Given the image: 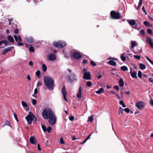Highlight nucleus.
<instances>
[{
    "label": "nucleus",
    "instance_id": "nucleus-30",
    "mask_svg": "<svg viewBox=\"0 0 153 153\" xmlns=\"http://www.w3.org/2000/svg\"><path fill=\"white\" fill-rule=\"evenodd\" d=\"M31 100L32 104L33 105H35L36 104L37 101L35 99L33 98H31Z\"/></svg>",
    "mask_w": 153,
    "mask_h": 153
},
{
    "label": "nucleus",
    "instance_id": "nucleus-1",
    "mask_svg": "<svg viewBox=\"0 0 153 153\" xmlns=\"http://www.w3.org/2000/svg\"><path fill=\"white\" fill-rule=\"evenodd\" d=\"M44 82L47 88L50 90H52L54 87V81L51 77L48 76L44 77Z\"/></svg>",
    "mask_w": 153,
    "mask_h": 153
},
{
    "label": "nucleus",
    "instance_id": "nucleus-34",
    "mask_svg": "<svg viewBox=\"0 0 153 153\" xmlns=\"http://www.w3.org/2000/svg\"><path fill=\"white\" fill-rule=\"evenodd\" d=\"M37 92H38L37 89L36 88L34 90V94L32 95L34 97H35V98L37 96L36 95V94L37 93Z\"/></svg>",
    "mask_w": 153,
    "mask_h": 153
},
{
    "label": "nucleus",
    "instance_id": "nucleus-37",
    "mask_svg": "<svg viewBox=\"0 0 153 153\" xmlns=\"http://www.w3.org/2000/svg\"><path fill=\"white\" fill-rule=\"evenodd\" d=\"M42 85V83L41 81H38L37 84V87H40Z\"/></svg>",
    "mask_w": 153,
    "mask_h": 153
},
{
    "label": "nucleus",
    "instance_id": "nucleus-57",
    "mask_svg": "<svg viewBox=\"0 0 153 153\" xmlns=\"http://www.w3.org/2000/svg\"><path fill=\"white\" fill-rule=\"evenodd\" d=\"M33 62L31 61H30L29 62V65L31 66H33Z\"/></svg>",
    "mask_w": 153,
    "mask_h": 153
},
{
    "label": "nucleus",
    "instance_id": "nucleus-63",
    "mask_svg": "<svg viewBox=\"0 0 153 153\" xmlns=\"http://www.w3.org/2000/svg\"><path fill=\"white\" fill-rule=\"evenodd\" d=\"M37 149L39 150L40 151L41 150V149L40 147V145L39 143H38L37 144Z\"/></svg>",
    "mask_w": 153,
    "mask_h": 153
},
{
    "label": "nucleus",
    "instance_id": "nucleus-26",
    "mask_svg": "<svg viewBox=\"0 0 153 153\" xmlns=\"http://www.w3.org/2000/svg\"><path fill=\"white\" fill-rule=\"evenodd\" d=\"M119 84L120 86L123 87L124 85V83L123 79H120L119 81Z\"/></svg>",
    "mask_w": 153,
    "mask_h": 153
},
{
    "label": "nucleus",
    "instance_id": "nucleus-45",
    "mask_svg": "<svg viewBox=\"0 0 153 153\" xmlns=\"http://www.w3.org/2000/svg\"><path fill=\"white\" fill-rule=\"evenodd\" d=\"M51 129L52 128L51 127H48L47 128V131L48 133H50Z\"/></svg>",
    "mask_w": 153,
    "mask_h": 153
},
{
    "label": "nucleus",
    "instance_id": "nucleus-20",
    "mask_svg": "<svg viewBox=\"0 0 153 153\" xmlns=\"http://www.w3.org/2000/svg\"><path fill=\"white\" fill-rule=\"evenodd\" d=\"M3 43H4L5 46H7L8 42L6 40H1L0 41V46H1Z\"/></svg>",
    "mask_w": 153,
    "mask_h": 153
},
{
    "label": "nucleus",
    "instance_id": "nucleus-10",
    "mask_svg": "<svg viewBox=\"0 0 153 153\" xmlns=\"http://www.w3.org/2000/svg\"><path fill=\"white\" fill-rule=\"evenodd\" d=\"M62 94L64 99L65 101L67 102L68 101L66 98V92L65 88L64 86H63L62 89Z\"/></svg>",
    "mask_w": 153,
    "mask_h": 153
},
{
    "label": "nucleus",
    "instance_id": "nucleus-22",
    "mask_svg": "<svg viewBox=\"0 0 153 153\" xmlns=\"http://www.w3.org/2000/svg\"><path fill=\"white\" fill-rule=\"evenodd\" d=\"M144 24L146 26L148 27H151L152 26V24H150L147 21H145L143 22Z\"/></svg>",
    "mask_w": 153,
    "mask_h": 153
},
{
    "label": "nucleus",
    "instance_id": "nucleus-7",
    "mask_svg": "<svg viewBox=\"0 0 153 153\" xmlns=\"http://www.w3.org/2000/svg\"><path fill=\"white\" fill-rule=\"evenodd\" d=\"M49 118L48 121L49 124L52 125H54L55 124L56 120L55 116L53 114Z\"/></svg>",
    "mask_w": 153,
    "mask_h": 153
},
{
    "label": "nucleus",
    "instance_id": "nucleus-49",
    "mask_svg": "<svg viewBox=\"0 0 153 153\" xmlns=\"http://www.w3.org/2000/svg\"><path fill=\"white\" fill-rule=\"evenodd\" d=\"M69 120L71 121H73L74 120V116H72L71 117H69Z\"/></svg>",
    "mask_w": 153,
    "mask_h": 153
},
{
    "label": "nucleus",
    "instance_id": "nucleus-58",
    "mask_svg": "<svg viewBox=\"0 0 153 153\" xmlns=\"http://www.w3.org/2000/svg\"><path fill=\"white\" fill-rule=\"evenodd\" d=\"M60 143L62 144H64V141L63 139L62 138H61L60 139Z\"/></svg>",
    "mask_w": 153,
    "mask_h": 153
},
{
    "label": "nucleus",
    "instance_id": "nucleus-14",
    "mask_svg": "<svg viewBox=\"0 0 153 153\" xmlns=\"http://www.w3.org/2000/svg\"><path fill=\"white\" fill-rule=\"evenodd\" d=\"M131 76L134 78H136L137 77V73L136 71H134L133 72H132L131 71H131L130 72Z\"/></svg>",
    "mask_w": 153,
    "mask_h": 153
},
{
    "label": "nucleus",
    "instance_id": "nucleus-16",
    "mask_svg": "<svg viewBox=\"0 0 153 153\" xmlns=\"http://www.w3.org/2000/svg\"><path fill=\"white\" fill-rule=\"evenodd\" d=\"M14 37L15 39V40L17 42H21L22 41V39L21 36H19L14 35Z\"/></svg>",
    "mask_w": 153,
    "mask_h": 153
},
{
    "label": "nucleus",
    "instance_id": "nucleus-42",
    "mask_svg": "<svg viewBox=\"0 0 153 153\" xmlns=\"http://www.w3.org/2000/svg\"><path fill=\"white\" fill-rule=\"evenodd\" d=\"M4 125H8L10 126V127H11L9 122L7 120L5 121Z\"/></svg>",
    "mask_w": 153,
    "mask_h": 153
},
{
    "label": "nucleus",
    "instance_id": "nucleus-62",
    "mask_svg": "<svg viewBox=\"0 0 153 153\" xmlns=\"http://www.w3.org/2000/svg\"><path fill=\"white\" fill-rule=\"evenodd\" d=\"M18 46H23V43H22L19 42H18Z\"/></svg>",
    "mask_w": 153,
    "mask_h": 153
},
{
    "label": "nucleus",
    "instance_id": "nucleus-59",
    "mask_svg": "<svg viewBox=\"0 0 153 153\" xmlns=\"http://www.w3.org/2000/svg\"><path fill=\"white\" fill-rule=\"evenodd\" d=\"M103 76V74H100L97 77V78L98 79H100Z\"/></svg>",
    "mask_w": 153,
    "mask_h": 153
},
{
    "label": "nucleus",
    "instance_id": "nucleus-61",
    "mask_svg": "<svg viewBox=\"0 0 153 153\" xmlns=\"http://www.w3.org/2000/svg\"><path fill=\"white\" fill-rule=\"evenodd\" d=\"M114 88L116 90H117V91H119V88L118 86H114Z\"/></svg>",
    "mask_w": 153,
    "mask_h": 153
},
{
    "label": "nucleus",
    "instance_id": "nucleus-12",
    "mask_svg": "<svg viewBox=\"0 0 153 153\" xmlns=\"http://www.w3.org/2000/svg\"><path fill=\"white\" fill-rule=\"evenodd\" d=\"M146 42L149 44L151 47L153 48V42L150 37H147Z\"/></svg>",
    "mask_w": 153,
    "mask_h": 153
},
{
    "label": "nucleus",
    "instance_id": "nucleus-48",
    "mask_svg": "<svg viewBox=\"0 0 153 153\" xmlns=\"http://www.w3.org/2000/svg\"><path fill=\"white\" fill-rule=\"evenodd\" d=\"M146 58L153 65V62L149 59L148 57L146 56Z\"/></svg>",
    "mask_w": 153,
    "mask_h": 153
},
{
    "label": "nucleus",
    "instance_id": "nucleus-24",
    "mask_svg": "<svg viewBox=\"0 0 153 153\" xmlns=\"http://www.w3.org/2000/svg\"><path fill=\"white\" fill-rule=\"evenodd\" d=\"M139 67L141 70H144L146 68V66L143 63H140V64Z\"/></svg>",
    "mask_w": 153,
    "mask_h": 153
},
{
    "label": "nucleus",
    "instance_id": "nucleus-44",
    "mask_svg": "<svg viewBox=\"0 0 153 153\" xmlns=\"http://www.w3.org/2000/svg\"><path fill=\"white\" fill-rule=\"evenodd\" d=\"M134 57L137 59H140V56L139 55H135L134 56Z\"/></svg>",
    "mask_w": 153,
    "mask_h": 153
},
{
    "label": "nucleus",
    "instance_id": "nucleus-51",
    "mask_svg": "<svg viewBox=\"0 0 153 153\" xmlns=\"http://www.w3.org/2000/svg\"><path fill=\"white\" fill-rule=\"evenodd\" d=\"M110 59H112V60H114L115 61H117L118 60V59L117 58H111V57H110L109 58H108L107 59V60H110Z\"/></svg>",
    "mask_w": 153,
    "mask_h": 153
},
{
    "label": "nucleus",
    "instance_id": "nucleus-25",
    "mask_svg": "<svg viewBox=\"0 0 153 153\" xmlns=\"http://www.w3.org/2000/svg\"><path fill=\"white\" fill-rule=\"evenodd\" d=\"M23 108L25 109V108H27L28 106L27 103L24 101L21 102Z\"/></svg>",
    "mask_w": 153,
    "mask_h": 153
},
{
    "label": "nucleus",
    "instance_id": "nucleus-32",
    "mask_svg": "<svg viewBox=\"0 0 153 153\" xmlns=\"http://www.w3.org/2000/svg\"><path fill=\"white\" fill-rule=\"evenodd\" d=\"M136 43L135 41H132L131 42V48H133L136 45Z\"/></svg>",
    "mask_w": 153,
    "mask_h": 153
},
{
    "label": "nucleus",
    "instance_id": "nucleus-55",
    "mask_svg": "<svg viewBox=\"0 0 153 153\" xmlns=\"http://www.w3.org/2000/svg\"><path fill=\"white\" fill-rule=\"evenodd\" d=\"M140 33H141L143 35H144L145 34V31L144 30H143V29H142L140 31Z\"/></svg>",
    "mask_w": 153,
    "mask_h": 153
},
{
    "label": "nucleus",
    "instance_id": "nucleus-15",
    "mask_svg": "<svg viewBox=\"0 0 153 153\" xmlns=\"http://www.w3.org/2000/svg\"><path fill=\"white\" fill-rule=\"evenodd\" d=\"M82 93V91L81 89V87H79L78 90V92L77 94V97L78 98H80L81 97V94Z\"/></svg>",
    "mask_w": 153,
    "mask_h": 153
},
{
    "label": "nucleus",
    "instance_id": "nucleus-9",
    "mask_svg": "<svg viewBox=\"0 0 153 153\" xmlns=\"http://www.w3.org/2000/svg\"><path fill=\"white\" fill-rule=\"evenodd\" d=\"M73 56L75 59H79L81 57V55L79 53L75 52L73 53Z\"/></svg>",
    "mask_w": 153,
    "mask_h": 153
},
{
    "label": "nucleus",
    "instance_id": "nucleus-52",
    "mask_svg": "<svg viewBox=\"0 0 153 153\" xmlns=\"http://www.w3.org/2000/svg\"><path fill=\"white\" fill-rule=\"evenodd\" d=\"M147 31L149 34H151L152 33V30L150 29H148Z\"/></svg>",
    "mask_w": 153,
    "mask_h": 153
},
{
    "label": "nucleus",
    "instance_id": "nucleus-13",
    "mask_svg": "<svg viewBox=\"0 0 153 153\" xmlns=\"http://www.w3.org/2000/svg\"><path fill=\"white\" fill-rule=\"evenodd\" d=\"M30 143L33 144H35L37 143V141L35 137L33 136L30 137Z\"/></svg>",
    "mask_w": 153,
    "mask_h": 153
},
{
    "label": "nucleus",
    "instance_id": "nucleus-60",
    "mask_svg": "<svg viewBox=\"0 0 153 153\" xmlns=\"http://www.w3.org/2000/svg\"><path fill=\"white\" fill-rule=\"evenodd\" d=\"M142 10H143V11L144 12V13H145V15H147V13L145 10L144 7L143 6V7Z\"/></svg>",
    "mask_w": 153,
    "mask_h": 153
},
{
    "label": "nucleus",
    "instance_id": "nucleus-19",
    "mask_svg": "<svg viewBox=\"0 0 153 153\" xmlns=\"http://www.w3.org/2000/svg\"><path fill=\"white\" fill-rule=\"evenodd\" d=\"M123 109L121 107H120L118 110V113L119 115H122L123 113Z\"/></svg>",
    "mask_w": 153,
    "mask_h": 153
},
{
    "label": "nucleus",
    "instance_id": "nucleus-64",
    "mask_svg": "<svg viewBox=\"0 0 153 153\" xmlns=\"http://www.w3.org/2000/svg\"><path fill=\"white\" fill-rule=\"evenodd\" d=\"M149 80L150 82L153 83V79L152 78H149Z\"/></svg>",
    "mask_w": 153,
    "mask_h": 153
},
{
    "label": "nucleus",
    "instance_id": "nucleus-18",
    "mask_svg": "<svg viewBox=\"0 0 153 153\" xmlns=\"http://www.w3.org/2000/svg\"><path fill=\"white\" fill-rule=\"evenodd\" d=\"M27 41L29 43H32L34 42V40L31 37H29L26 38Z\"/></svg>",
    "mask_w": 153,
    "mask_h": 153
},
{
    "label": "nucleus",
    "instance_id": "nucleus-4",
    "mask_svg": "<svg viewBox=\"0 0 153 153\" xmlns=\"http://www.w3.org/2000/svg\"><path fill=\"white\" fill-rule=\"evenodd\" d=\"M66 45V43L64 41H59L57 42H55L53 43V45L55 47L62 48Z\"/></svg>",
    "mask_w": 153,
    "mask_h": 153
},
{
    "label": "nucleus",
    "instance_id": "nucleus-38",
    "mask_svg": "<svg viewBox=\"0 0 153 153\" xmlns=\"http://www.w3.org/2000/svg\"><path fill=\"white\" fill-rule=\"evenodd\" d=\"M93 120V118L92 116L89 117L88 118V121H90L91 122H92Z\"/></svg>",
    "mask_w": 153,
    "mask_h": 153
},
{
    "label": "nucleus",
    "instance_id": "nucleus-2",
    "mask_svg": "<svg viewBox=\"0 0 153 153\" xmlns=\"http://www.w3.org/2000/svg\"><path fill=\"white\" fill-rule=\"evenodd\" d=\"M53 114V112L51 109L49 108L45 109L42 113V117L45 119H48Z\"/></svg>",
    "mask_w": 153,
    "mask_h": 153
},
{
    "label": "nucleus",
    "instance_id": "nucleus-39",
    "mask_svg": "<svg viewBox=\"0 0 153 153\" xmlns=\"http://www.w3.org/2000/svg\"><path fill=\"white\" fill-rule=\"evenodd\" d=\"M42 127L43 130L44 132H45L47 131V129L45 126L44 125H42Z\"/></svg>",
    "mask_w": 153,
    "mask_h": 153
},
{
    "label": "nucleus",
    "instance_id": "nucleus-41",
    "mask_svg": "<svg viewBox=\"0 0 153 153\" xmlns=\"http://www.w3.org/2000/svg\"><path fill=\"white\" fill-rule=\"evenodd\" d=\"M40 73V71L38 70L37 71L36 73V74L37 76L38 77H40L39 76Z\"/></svg>",
    "mask_w": 153,
    "mask_h": 153
},
{
    "label": "nucleus",
    "instance_id": "nucleus-33",
    "mask_svg": "<svg viewBox=\"0 0 153 153\" xmlns=\"http://www.w3.org/2000/svg\"><path fill=\"white\" fill-rule=\"evenodd\" d=\"M14 47L13 46H11L9 47H8L6 48H5L6 51L7 52L10 51L13 49L14 48Z\"/></svg>",
    "mask_w": 153,
    "mask_h": 153
},
{
    "label": "nucleus",
    "instance_id": "nucleus-21",
    "mask_svg": "<svg viewBox=\"0 0 153 153\" xmlns=\"http://www.w3.org/2000/svg\"><path fill=\"white\" fill-rule=\"evenodd\" d=\"M104 92V89L103 88H100L98 90L96 91L95 92L97 94H100L103 93Z\"/></svg>",
    "mask_w": 153,
    "mask_h": 153
},
{
    "label": "nucleus",
    "instance_id": "nucleus-28",
    "mask_svg": "<svg viewBox=\"0 0 153 153\" xmlns=\"http://www.w3.org/2000/svg\"><path fill=\"white\" fill-rule=\"evenodd\" d=\"M121 59L124 62L126 60V58L125 56V53H123L121 55Z\"/></svg>",
    "mask_w": 153,
    "mask_h": 153
},
{
    "label": "nucleus",
    "instance_id": "nucleus-46",
    "mask_svg": "<svg viewBox=\"0 0 153 153\" xmlns=\"http://www.w3.org/2000/svg\"><path fill=\"white\" fill-rule=\"evenodd\" d=\"M143 2V0H140L139 2V4L138 6V8H139L140 7V6L141 5Z\"/></svg>",
    "mask_w": 153,
    "mask_h": 153
},
{
    "label": "nucleus",
    "instance_id": "nucleus-43",
    "mask_svg": "<svg viewBox=\"0 0 153 153\" xmlns=\"http://www.w3.org/2000/svg\"><path fill=\"white\" fill-rule=\"evenodd\" d=\"M13 115H14V116L16 120L18 122V120L17 118V115H16V113L15 112H13Z\"/></svg>",
    "mask_w": 153,
    "mask_h": 153
},
{
    "label": "nucleus",
    "instance_id": "nucleus-29",
    "mask_svg": "<svg viewBox=\"0 0 153 153\" xmlns=\"http://www.w3.org/2000/svg\"><path fill=\"white\" fill-rule=\"evenodd\" d=\"M42 69L43 72H45L47 70V67L45 64H43L42 66Z\"/></svg>",
    "mask_w": 153,
    "mask_h": 153
},
{
    "label": "nucleus",
    "instance_id": "nucleus-36",
    "mask_svg": "<svg viewBox=\"0 0 153 153\" xmlns=\"http://www.w3.org/2000/svg\"><path fill=\"white\" fill-rule=\"evenodd\" d=\"M86 85L88 87H90L92 85V83L90 81H86Z\"/></svg>",
    "mask_w": 153,
    "mask_h": 153
},
{
    "label": "nucleus",
    "instance_id": "nucleus-6",
    "mask_svg": "<svg viewBox=\"0 0 153 153\" xmlns=\"http://www.w3.org/2000/svg\"><path fill=\"white\" fill-rule=\"evenodd\" d=\"M111 17L112 18L114 19H118L121 18L120 14L119 13H116L114 11L111 12Z\"/></svg>",
    "mask_w": 153,
    "mask_h": 153
},
{
    "label": "nucleus",
    "instance_id": "nucleus-47",
    "mask_svg": "<svg viewBox=\"0 0 153 153\" xmlns=\"http://www.w3.org/2000/svg\"><path fill=\"white\" fill-rule=\"evenodd\" d=\"M29 50L30 52H34V49L33 47H30L29 48Z\"/></svg>",
    "mask_w": 153,
    "mask_h": 153
},
{
    "label": "nucleus",
    "instance_id": "nucleus-17",
    "mask_svg": "<svg viewBox=\"0 0 153 153\" xmlns=\"http://www.w3.org/2000/svg\"><path fill=\"white\" fill-rule=\"evenodd\" d=\"M128 22L131 26H133L136 24V22L134 20H128Z\"/></svg>",
    "mask_w": 153,
    "mask_h": 153
},
{
    "label": "nucleus",
    "instance_id": "nucleus-5",
    "mask_svg": "<svg viewBox=\"0 0 153 153\" xmlns=\"http://www.w3.org/2000/svg\"><path fill=\"white\" fill-rule=\"evenodd\" d=\"M145 105V103L142 101H138L135 103V106L140 110L142 109Z\"/></svg>",
    "mask_w": 153,
    "mask_h": 153
},
{
    "label": "nucleus",
    "instance_id": "nucleus-23",
    "mask_svg": "<svg viewBox=\"0 0 153 153\" xmlns=\"http://www.w3.org/2000/svg\"><path fill=\"white\" fill-rule=\"evenodd\" d=\"M110 65L112 66H115L116 65V62L114 61L111 60L108 63Z\"/></svg>",
    "mask_w": 153,
    "mask_h": 153
},
{
    "label": "nucleus",
    "instance_id": "nucleus-56",
    "mask_svg": "<svg viewBox=\"0 0 153 153\" xmlns=\"http://www.w3.org/2000/svg\"><path fill=\"white\" fill-rule=\"evenodd\" d=\"M150 104L153 106V100L152 99H150Z\"/></svg>",
    "mask_w": 153,
    "mask_h": 153
},
{
    "label": "nucleus",
    "instance_id": "nucleus-50",
    "mask_svg": "<svg viewBox=\"0 0 153 153\" xmlns=\"http://www.w3.org/2000/svg\"><path fill=\"white\" fill-rule=\"evenodd\" d=\"M6 52H7L6 49H3L1 53V54L2 55H4V54H5Z\"/></svg>",
    "mask_w": 153,
    "mask_h": 153
},
{
    "label": "nucleus",
    "instance_id": "nucleus-8",
    "mask_svg": "<svg viewBox=\"0 0 153 153\" xmlns=\"http://www.w3.org/2000/svg\"><path fill=\"white\" fill-rule=\"evenodd\" d=\"M56 55L52 53L49 54L47 57L48 59L50 61H53L56 59Z\"/></svg>",
    "mask_w": 153,
    "mask_h": 153
},
{
    "label": "nucleus",
    "instance_id": "nucleus-3",
    "mask_svg": "<svg viewBox=\"0 0 153 153\" xmlns=\"http://www.w3.org/2000/svg\"><path fill=\"white\" fill-rule=\"evenodd\" d=\"M25 118L27 122L30 124H31L32 121L35 122L37 120L36 117L30 111L29 112V114Z\"/></svg>",
    "mask_w": 153,
    "mask_h": 153
},
{
    "label": "nucleus",
    "instance_id": "nucleus-35",
    "mask_svg": "<svg viewBox=\"0 0 153 153\" xmlns=\"http://www.w3.org/2000/svg\"><path fill=\"white\" fill-rule=\"evenodd\" d=\"M119 104L120 105H121L123 107L125 108L126 107V105L124 104V102L123 101L120 100L119 102Z\"/></svg>",
    "mask_w": 153,
    "mask_h": 153
},
{
    "label": "nucleus",
    "instance_id": "nucleus-11",
    "mask_svg": "<svg viewBox=\"0 0 153 153\" xmlns=\"http://www.w3.org/2000/svg\"><path fill=\"white\" fill-rule=\"evenodd\" d=\"M84 78L86 80L91 79L90 74L89 72H85L84 74Z\"/></svg>",
    "mask_w": 153,
    "mask_h": 153
},
{
    "label": "nucleus",
    "instance_id": "nucleus-27",
    "mask_svg": "<svg viewBox=\"0 0 153 153\" xmlns=\"http://www.w3.org/2000/svg\"><path fill=\"white\" fill-rule=\"evenodd\" d=\"M8 40L11 43H13L14 42V40L13 37L10 36H7Z\"/></svg>",
    "mask_w": 153,
    "mask_h": 153
},
{
    "label": "nucleus",
    "instance_id": "nucleus-31",
    "mask_svg": "<svg viewBox=\"0 0 153 153\" xmlns=\"http://www.w3.org/2000/svg\"><path fill=\"white\" fill-rule=\"evenodd\" d=\"M121 70L124 71H128V68L127 67L125 66H123L121 67Z\"/></svg>",
    "mask_w": 153,
    "mask_h": 153
},
{
    "label": "nucleus",
    "instance_id": "nucleus-40",
    "mask_svg": "<svg viewBox=\"0 0 153 153\" xmlns=\"http://www.w3.org/2000/svg\"><path fill=\"white\" fill-rule=\"evenodd\" d=\"M138 76L140 78H141L142 77V73L140 71H139L138 72Z\"/></svg>",
    "mask_w": 153,
    "mask_h": 153
},
{
    "label": "nucleus",
    "instance_id": "nucleus-54",
    "mask_svg": "<svg viewBox=\"0 0 153 153\" xmlns=\"http://www.w3.org/2000/svg\"><path fill=\"white\" fill-rule=\"evenodd\" d=\"M124 111L127 113H128L130 111V110L128 108H125L124 109Z\"/></svg>",
    "mask_w": 153,
    "mask_h": 153
},
{
    "label": "nucleus",
    "instance_id": "nucleus-53",
    "mask_svg": "<svg viewBox=\"0 0 153 153\" xmlns=\"http://www.w3.org/2000/svg\"><path fill=\"white\" fill-rule=\"evenodd\" d=\"M91 64L93 66H96V63L93 61H91Z\"/></svg>",
    "mask_w": 153,
    "mask_h": 153
}]
</instances>
